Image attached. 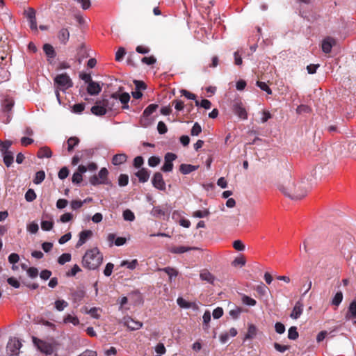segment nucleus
<instances>
[{"instance_id":"393cba45","label":"nucleus","mask_w":356,"mask_h":356,"mask_svg":"<svg viewBox=\"0 0 356 356\" xmlns=\"http://www.w3.org/2000/svg\"><path fill=\"white\" fill-rule=\"evenodd\" d=\"M127 156L125 154H117L113 156L112 159V163L115 165H118L126 162Z\"/></svg>"},{"instance_id":"4468645a","label":"nucleus","mask_w":356,"mask_h":356,"mask_svg":"<svg viewBox=\"0 0 356 356\" xmlns=\"http://www.w3.org/2000/svg\"><path fill=\"white\" fill-rule=\"evenodd\" d=\"M124 325L131 330H139L142 326L143 323L140 321H137L131 318V317H124Z\"/></svg>"},{"instance_id":"79ce46f5","label":"nucleus","mask_w":356,"mask_h":356,"mask_svg":"<svg viewBox=\"0 0 356 356\" xmlns=\"http://www.w3.org/2000/svg\"><path fill=\"white\" fill-rule=\"evenodd\" d=\"M210 214V212L208 209H205L204 210H197L193 212V216L195 218H204L207 217Z\"/></svg>"},{"instance_id":"de8ad7c7","label":"nucleus","mask_w":356,"mask_h":356,"mask_svg":"<svg viewBox=\"0 0 356 356\" xmlns=\"http://www.w3.org/2000/svg\"><path fill=\"white\" fill-rule=\"evenodd\" d=\"M54 227L53 220H42L41 222V228L44 231H50Z\"/></svg>"},{"instance_id":"3c124183","label":"nucleus","mask_w":356,"mask_h":356,"mask_svg":"<svg viewBox=\"0 0 356 356\" xmlns=\"http://www.w3.org/2000/svg\"><path fill=\"white\" fill-rule=\"evenodd\" d=\"M256 84L261 90L266 92L268 95L272 94V90L265 82L258 81Z\"/></svg>"},{"instance_id":"f3484780","label":"nucleus","mask_w":356,"mask_h":356,"mask_svg":"<svg viewBox=\"0 0 356 356\" xmlns=\"http://www.w3.org/2000/svg\"><path fill=\"white\" fill-rule=\"evenodd\" d=\"M303 311V304L300 301L296 302V305L290 314V317L293 319H298L302 314Z\"/></svg>"},{"instance_id":"72a5a7b5","label":"nucleus","mask_w":356,"mask_h":356,"mask_svg":"<svg viewBox=\"0 0 356 356\" xmlns=\"http://www.w3.org/2000/svg\"><path fill=\"white\" fill-rule=\"evenodd\" d=\"M45 178V172L44 170H40L37 172L35 175V177L33 179V183L35 184H41Z\"/></svg>"},{"instance_id":"bb28decb","label":"nucleus","mask_w":356,"mask_h":356,"mask_svg":"<svg viewBox=\"0 0 356 356\" xmlns=\"http://www.w3.org/2000/svg\"><path fill=\"white\" fill-rule=\"evenodd\" d=\"M43 51L49 58H54L56 57V54L55 49L50 44H44L43 45Z\"/></svg>"},{"instance_id":"5fc2aeb1","label":"nucleus","mask_w":356,"mask_h":356,"mask_svg":"<svg viewBox=\"0 0 356 356\" xmlns=\"http://www.w3.org/2000/svg\"><path fill=\"white\" fill-rule=\"evenodd\" d=\"M202 131L201 126L198 122H195L191 131V134L192 136H198Z\"/></svg>"},{"instance_id":"c9c22d12","label":"nucleus","mask_w":356,"mask_h":356,"mask_svg":"<svg viewBox=\"0 0 356 356\" xmlns=\"http://www.w3.org/2000/svg\"><path fill=\"white\" fill-rule=\"evenodd\" d=\"M298 337L299 334L297 331V327L296 326L291 327L288 331V338L291 340H296Z\"/></svg>"},{"instance_id":"a211bd4d","label":"nucleus","mask_w":356,"mask_h":356,"mask_svg":"<svg viewBox=\"0 0 356 356\" xmlns=\"http://www.w3.org/2000/svg\"><path fill=\"white\" fill-rule=\"evenodd\" d=\"M101 90L102 87L97 82L92 81L88 84L87 92L90 95H97L101 92Z\"/></svg>"},{"instance_id":"864d4df0","label":"nucleus","mask_w":356,"mask_h":356,"mask_svg":"<svg viewBox=\"0 0 356 356\" xmlns=\"http://www.w3.org/2000/svg\"><path fill=\"white\" fill-rule=\"evenodd\" d=\"M242 312V309L238 307H236L234 309H231L229 312L230 316L236 319L238 318L239 315Z\"/></svg>"},{"instance_id":"69168bd1","label":"nucleus","mask_w":356,"mask_h":356,"mask_svg":"<svg viewBox=\"0 0 356 356\" xmlns=\"http://www.w3.org/2000/svg\"><path fill=\"white\" fill-rule=\"evenodd\" d=\"M27 274L31 278H35L38 275V270L35 267H30L27 269Z\"/></svg>"},{"instance_id":"20e7f679","label":"nucleus","mask_w":356,"mask_h":356,"mask_svg":"<svg viewBox=\"0 0 356 356\" xmlns=\"http://www.w3.org/2000/svg\"><path fill=\"white\" fill-rule=\"evenodd\" d=\"M56 88L65 92L73 86V82L70 77L66 74H58L54 79Z\"/></svg>"},{"instance_id":"6ab92c4d","label":"nucleus","mask_w":356,"mask_h":356,"mask_svg":"<svg viewBox=\"0 0 356 356\" xmlns=\"http://www.w3.org/2000/svg\"><path fill=\"white\" fill-rule=\"evenodd\" d=\"M192 250H197V248L186 246H173L169 249V251L171 253L174 254H182Z\"/></svg>"},{"instance_id":"9d476101","label":"nucleus","mask_w":356,"mask_h":356,"mask_svg":"<svg viewBox=\"0 0 356 356\" xmlns=\"http://www.w3.org/2000/svg\"><path fill=\"white\" fill-rule=\"evenodd\" d=\"M152 183L156 188L164 191L165 190V183L161 172H155L152 180Z\"/></svg>"},{"instance_id":"774afa93","label":"nucleus","mask_w":356,"mask_h":356,"mask_svg":"<svg viewBox=\"0 0 356 356\" xmlns=\"http://www.w3.org/2000/svg\"><path fill=\"white\" fill-rule=\"evenodd\" d=\"M268 287L265 286L263 283H261L256 287L257 292L261 296H264L266 293Z\"/></svg>"},{"instance_id":"a19ab883","label":"nucleus","mask_w":356,"mask_h":356,"mask_svg":"<svg viewBox=\"0 0 356 356\" xmlns=\"http://www.w3.org/2000/svg\"><path fill=\"white\" fill-rule=\"evenodd\" d=\"M196 106H201L205 109H209L211 107V102L208 99H202L201 102L198 100H195V102Z\"/></svg>"},{"instance_id":"aec40b11","label":"nucleus","mask_w":356,"mask_h":356,"mask_svg":"<svg viewBox=\"0 0 356 356\" xmlns=\"http://www.w3.org/2000/svg\"><path fill=\"white\" fill-rule=\"evenodd\" d=\"M136 176L138 178L140 182L145 183L149 178V172L147 169L142 168L136 173Z\"/></svg>"},{"instance_id":"f704fd0d","label":"nucleus","mask_w":356,"mask_h":356,"mask_svg":"<svg viewBox=\"0 0 356 356\" xmlns=\"http://www.w3.org/2000/svg\"><path fill=\"white\" fill-rule=\"evenodd\" d=\"M159 107L158 104H149L143 111V117H148L152 114Z\"/></svg>"},{"instance_id":"e2e57ef3","label":"nucleus","mask_w":356,"mask_h":356,"mask_svg":"<svg viewBox=\"0 0 356 356\" xmlns=\"http://www.w3.org/2000/svg\"><path fill=\"white\" fill-rule=\"evenodd\" d=\"M81 270L80 267L77 264H75L73 266V267L70 271L67 272L66 275L68 277L75 276L76 273L80 272Z\"/></svg>"},{"instance_id":"a878e982","label":"nucleus","mask_w":356,"mask_h":356,"mask_svg":"<svg viewBox=\"0 0 356 356\" xmlns=\"http://www.w3.org/2000/svg\"><path fill=\"white\" fill-rule=\"evenodd\" d=\"M118 99L122 104V109L129 108L128 103L130 100V95L128 92H123L120 95L118 93Z\"/></svg>"},{"instance_id":"0eeeda50","label":"nucleus","mask_w":356,"mask_h":356,"mask_svg":"<svg viewBox=\"0 0 356 356\" xmlns=\"http://www.w3.org/2000/svg\"><path fill=\"white\" fill-rule=\"evenodd\" d=\"M102 102L107 108V111L118 110L119 108L118 93H113L109 99H103Z\"/></svg>"},{"instance_id":"f257e3e1","label":"nucleus","mask_w":356,"mask_h":356,"mask_svg":"<svg viewBox=\"0 0 356 356\" xmlns=\"http://www.w3.org/2000/svg\"><path fill=\"white\" fill-rule=\"evenodd\" d=\"M282 191L285 195L292 200H300L304 197L307 193L306 183L304 181H294L291 183H289Z\"/></svg>"},{"instance_id":"7c9ffc66","label":"nucleus","mask_w":356,"mask_h":356,"mask_svg":"<svg viewBox=\"0 0 356 356\" xmlns=\"http://www.w3.org/2000/svg\"><path fill=\"white\" fill-rule=\"evenodd\" d=\"M108 171L106 168H102L99 173L97 177L100 179L101 182L103 183V184H110L111 182L108 181Z\"/></svg>"},{"instance_id":"6e6552de","label":"nucleus","mask_w":356,"mask_h":356,"mask_svg":"<svg viewBox=\"0 0 356 356\" xmlns=\"http://www.w3.org/2000/svg\"><path fill=\"white\" fill-rule=\"evenodd\" d=\"M232 110L234 113L241 119H248V113L241 101L235 100L232 104Z\"/></svg>"},{"instance_id":"6e6d98bb","label":"nucleus","mask_w":356,"mask_h":356,"mask_svg":"<svg viewBox=\"0 0 356 356\" xmlns=\"http://www.w3.org/2000/svg\"><path fill=\"white\" fill-rule=\"evenodd\" d=\"M126 54V51L124 47H120L115 54V60L120 61Z\"/></svg>"},{"instance_id":"09e8293b","label":"nucleus","mask_w":356,"mask_h":356,"mask_svg":"<svg viewBox=\"0 0 356 356\" xmlns=\"http://www.w3.org/2000/svg\"><path fill=\"white\" fill-rule=\"evenodd\" d=\"M242 302L243 304L249 305V306H254L257 304V302L254 299H253L246 295H243L242 296Z\"/></svg>"},{"instance_id":"4be33fe9","label":"nucleus","mask_w":356,"mask_h":356,"mask_svg":"<svg viewBox=\"0 0 356 356\" xmlns=\"http://www.w3.org/2000/svg\"><path fill=\"white\" fill-rule=\"evenodd\" d=\"M346 317L348 319H356V300H353L350 303Z\"/></svg>"},{"instance_id":"412c9836","label":"nucleus","mask_w":356,"mask_h":356,"mask_svg":"<svg viewBox=\"0 0 356 356\" xmlns=\"http://www.w3.org/2000/svg\"><path fill=\"white\" fill-rule=\"evenodd\" d=\"M52 156V152L49 147L44 146L39 149L37 156L40 159L50 158Z\"/></svg>"},{"instance_id":"bf43d9fd","label":"nucleus","mask_w":356,"mask_h":356,"mask_svg":"<svg viewBox=\"0 0 356 356\" xmlns=\"http://www.w3.org/2000/svg\"><path fill=\"white\" fill-rule=\"evenodd\" d=\"M245 264V259L243 257H236L233 261H232V266H240L241 267L243 266Z\"/></svg>"},{"instance_id":"c85d7f7f","label":"nucleus","mask_w":356,"mask_h":356,"mask_svg":"<svg viewBox=\"0 0 356 356\" xmlns=\"http://www.w3.org/2000/svg\"><path fill=\"white\" fill-rule=\"evenodd\" d=\"M177 305L181 308L188 309V308H191V307L195 308L197 307V305L195 302H188L181 297H179L177 298Z\"/></svg>"},{"instance_id":"dca6fc26","label":"nucleus","mask_w":356,"mask_h":356,"mask_svg":"<svg viewBox=\"0 0 356 356\" xmlns=\"http://www.w3.org/2000/svg\"><path fill=\"white\" fill-rule=\"evenodd\" d=\"M58 39L63 44H66L70 38V31L68 28H62L58 33Z\"/></svg>"},{"instance_id":"e433bc0d","label":"nucleus","mask_w":356,"mask_h":356,"mask_svg":"<svg viewBox=\"0 0 356 356\" xmlns=\"http://www.w3.org/2000/svg\"><path fill=\"white\" fill-rule=\"evenodd\" d=\"M343 300V293L338 291L332 300V305L338 307Z\"/></svg>"},{"instance_id":"ddd939ff","label":"nucleus","mask_w":356,"mask_h":356,"mask_svg":"<svg viewBox=\"0 0 356 356\" xmlns=\"http://www.w3.org/2000/svg\"><path fill=\"white\" fill-rule=\"evenodd\" d=\"M335 44V39L331 37H327L323 40L322 51L325 54H328L331 51L332 47Z\"/></svg>"},{"instance_id":"13d9d810","label":"nucleus","mask_w":356,"mask_h":356,"mask_svg":"<svg viewBox=\"0 0 356 356\" xmlns=\"http://www.w3.org/2000/svg\"><path fill=\"white\" fill-rule=\"evenodd\" d=\"M160 161L161 160L159 157L152 156L148 159V165L150 167H155L159 164Z\"/></svg>"},{"instance_id":"ea45409f","label":"nucleus","mask_w":356,"mask_h":356,"mask_svg":"<svg viewBox=\"0 0 356 356\" xmlns=\"http://www.w3.org/2000/svg\"><path fill=\"white\" fill-rule=\"evenodd\" d=\"M138 265L137 259H133L131 261H122L120 266H127L129 269L134 270L136 268Z\"/></svg>"},{"instance_id":"603ef678","label":"nucleus","mask_w":356,"mask_h":356,"mask_svg":"<svg viewBox=\"0 0 356 356\" xmlns=\"http://www.w3.org/2000/svg\"><path fill=\"white\" fill-rule=\"evenodd\" d=\"M36 198V194L33 189H29L25 194V199L27 202H33Z\"/></svg>"},{"instance_id":"39448f33","label":"nucleus","mask_w":356,"mask_h":356,"mask_svg":"<svg viewBox=\"0 0 356 356\" xmlns=\"http://www.w3.org/2000/svg\"><path fill=\"white\" fill-rule=\"evenodd\" d=\"M32 340L34 345L40 352L46 355H51L54 353L55 348L53 344L39 339L35 337H33Z\"/></svg>"},{"instance_id":"f8f14e48","label":"nucleus","mask_w":356,"mask_h":356,"mask_svg":"<svg viewBox=\"0 0 356 356\" xmlns=\"http://www.w3.org/2000/svg\"><path fill=\"white\" fill-rule=\"evenodd\" d=\"M90 111L92 114L97 116H102L107 113V108L104 106L102 100L97 101Z\"/></svg>"},{"instance_id":"680f3d73","label":"nucleus","mask_w":356,"mask_h":356,"mask_svg":"<svg viewBox=\"0 0 356 356\" xmlns=\"http://www.w3.org/2000/svg\"><path fill=\"white\" fill-rule=\"evenodd\" d=\"M69 170L67 167H63L58 172V176L59 179H64L67 177Z\"/></svg>"},{"instance_id":"2eb2a0df","label":"nucleus","mask_w":356,"mask_h":356,"mask_svg":"<svg viewBox=\"0 0 356 356\" xmlns=\"http://www.w3.org/2000/svg\"><path fill=\"white\" fill-rule=\"evenodd\" d=\"M92 236V232L91 230H83L79 233V238L76 244V248H79L83 245L88 239Z\"/></svg>"},{"instance_id":"0e129e2a","label":"nucleus","mask_w":356,"mask_h":356,"mask_svg":"<svg viewBox=\"0 0 356 356\" xmlns=\"http://www.w3.org/2000/svg\"><path fill=\"white\" fill-rule=\"evenodd\" d=\"M83 180L82 175L80 172H74L72 175V181L74 184H80Z\"/></svg>"},{"instance_id":"f03ea898","label":"nucleus","mask_w":356,"mask_h":356,"mask_svg":"<svg viewBox=\"0 0 356 356\" xmlns=\"http://www.w3.org/2000/svg\"><path fill=\"white\" fill-rule=\"evenodd\" d=\"M103 255L97 248L88 250L82 259L83 266L89 270L97 269L102 263Z\"/></svg>"},{"instance_id":"37998d69","label":"nucleus","mask_w":356,"mask_h":356,"mask_svg":"<svg viewBox=\"0 0 356 356\" xmlns=\"http://www.w3.org/2000/svg\"><path fill=\"white\" fill-rule=\"evenodd\" d=\"M71 254L70 253H63L58 259V262L60 265H63L71 260Z\"/></svg>"},{"instance_id":"4c0bfd02","label":"nucleus","mask_w":356,"mask_h":356,"mask_svg":"<svg viewBox=\"0 0 356 356\" xmlns=\"http://www.w3.org/2000/svg\"><path fill=\"white\" fill-rule=\"evenodd\" d=\"M203 318V328L207 330L209 329V323L211 321V313L209 311H206L202 316Z\"/></svg>"},{"instance_id":"2f4dec72","label":"nucleus","mask_w":356,"mask_h":356,"mask_svg":"<svg viewBox=\"0 0 356 356\" xmlns=\"http://www.w3.org/2000/svg\"><path fill=\"white\" fill-rule=\"evenodd\" d=\"M79 142H80V140H79V138H77L76 136L70 137L67 141V151L69 152H72L73 151L74 147H76V145H79Z\"/></svg>"},{"instance_id":"423d86ee","label":"nucleus","mask_w":356,"mask_h":356,"mask_svg":"<svg viewBox=\"0 0 356 356\" xmlns=\"http://www.w3.org/2000/svg\"><path fill=\"white\" fill-rule=\"evenodd\" d=\"M22 347L21 341L17 338L10 339L6 346V350L10 356H18L19 350Z\"/></svg>"},{"instance_id":"c03bdc74","label":"nucleus","mask_w":356,"mask_h":356,"mask_svg":"<svg viewBox=\"0 0 356 356\" xmlns=\"http://www.w3.org/2000/svg\"><path fill=\"white\" fill-rule=\"evenodd\" d=\"M12 145V142L10 140H5L3 142H0V152L1 153L9 152V148Z\"/></svg>"},{"instance_id":"7ed1b4c3","label":"nucleus","mask_w":356,"mask_h":356,"mask_svg":"<svg viewBox=\"0 0 356 356\" xmlns=\"http://www.w3.org/2000/svg\"><path fill=\"white\" fill-rule=\"evenodd\" d=\"M335 245L338 246L341 252L346 254V251H350L353 247V236L348 233H343L342 235H337L333 237Z\"/></svg>"},{"instance_id":"49530a36","label":"nucleus","mask_w":356,"mask_h":356,"mask_svg":"<svg viewBox=\"0 0 356 356\" xmlns=\"http://www.w3.org/2000/svg\"><path fill=\"white\" fill-rule=\"evenodd\" d=\"M122 216L124 220L134 221L135 219L134 213L129 209L124 211Z\"/></svg>"},{"instance_id":"4d7b16f0","label":"nucleus","mask_w":356,"mask_h":356,"mask_svg":"<svg viewBox=\"0 0 356 356\" xmlns=\"http://www.w3.org/2000/svg\"><path fill=\"white\" fill-rule=\"evenodd\" d=\"M157 130L160 134H164L168 131V128L163 121H159L157 124Z\"/></svg>"},{"instance_id":"473e14b6","label":"nucleus","mask_w":356,"mask_h":356,"mask_svg":"<svg viewBox=\"0 0 356 356\" xmlns=\"http://www.w3.org/2000/svg\"><path fill=\"white\" fill-rule=\"evenodd\" d=\"M200 276L202 280L207 281L209 283L213 284V282L214 281V277L213 276V275L209 271H208L207 270H202L200 273Z\"/></svg>"},{"instance_id":"c756f323","label":"nucleus","mask_w":356,"mask_h":356,"mask_svg":"<svg viewBox=\"0 0 356 356\" xmlns=\"http://www.w3.org/2000/svg\"><path fill=\"white\" fill-rule=\"evenodd\" d=\"M159 270L165 272L169 276L170 282L172 281V277H177L179 274V272L177 269L170 266L163 268H159Z\"/></svg>"},{"instance_id":"a18cd8bd","label":"nucleus","mask_w":356,"mask_h":356,"mask_svg":"<svg viewBox=\"0 0 356 356\" xmlns=\"http://www.w3.org/2000/svg\"><path fill=\"white\" fill-rule=\"evenodd\" d=\"M67 306L68 303L64 300H58L55 302V308L58 311H63Z\"/></svg>"},{"instance_id":"58836bf2","label":"nucleus","mask_w":356,"mask_h":356,"mask_svg":"<svg viewBox=\"0 0 356 356\" xmlns=\"http://www.w3.org/2000/svg\"><path fill=\"white\" fill-rule=\"evenodd\" d=\"M64 323H72L74 325H77L79 324V320L76 316H72L70 314H67L64 318Z\"/></svg>"},{"instance_id":"338daca9","label":"nucleus","mask_w":356,"mask_h":356,"mask_svg":"<svg viewBox=\"0 0 356 356\" xmlns=\"http://www.w3.org/2000/svg\"><path fill=\"white\" fill-rule=\"evenodd\" d=\"M85 104L83 103L81 104H75L72 107V111L74 113H80L84 111Z\"/></svg>"},{"instance_id":"052dcab7","label":"nucleus","mask_w":356,"mask_h":356,"mask_svg":"<svg viewBox=\"0 0 356 356\" xmlns=\"http://www.w3.org/2000/svg\"><path fill=\"white\" fill-rule=\"evenodd\" d=\"M273 346L275 349L280 353H284L286 350L290 348L289 346L281 345L278 343H274Z\"/></svg>"},{"instance_id":"cd10ccee","label":"nucleus","mask_w":356,"mask_h":356,"mask_svg":"<svg viewBox=\"0 0 356 356\" xmlns=\"http://www.w3.org/2000/svg\"><path fill=\"white\" fill-rule=\"evenodd\" d=\"M257 333V328L253 324H250L248 328V332L246 333L244 341L247 339H252L255 337Z\"/></svg>"},{"instance_id":"9b49d317","label":"nucleus","mask_w":356,"mask_h":356,"mask_svg":"<svg viewBox=\"0 0 356 356\" xmlns=\"http://www.w3.org/2000/svg\"><path fill=\"white\" fill-rule=\"evenodd\" d=\"M15 104L14 100L10 97H6L3 102H2V111L4 113H7V123H8L11 120V116L10 115V112L12 111Z\"/></svg>"},{"instance_id":"8fccbe9b","label":"nucleus","mask_w":356,"mask_h":356,"mask_svg":"<svg viewBox=\"0 0 356 356\" xmlns=\"http://www.w3.org/2000/svg\"><path fill=\"white\" fill-rule=\"evenodd\" d=\"M129 183V177L127 175L121 174L118 177V184L120 186H125Z\"/></svg>"},{"instance_id":"1a4fd4ad","label":"nucleus","mask_w":356,"mask_h":356,"mask_svg":"<svg viewBox=\"0 0 356 356\" xmlns=\"http://www.w3.org/2000/svg\"><path fill=\"white\" fill-rule=\"evenodd\" d=\"M177 159V155L172 152H168L164 157V164L161 168V170L165 172H171L173 169V161Z\"/></svg>"},{"instance_id":"5701e85b","label":"nucleus","mask_w":356,"mask_h":356,"mask_svg":"<svg viewBox=\"0 0 356 356\" xmlns=\"http://www.w3.org/2000/svg\"><path fill=\"white\" fill-rule=\"evenodd\" d=\"M198 168V166L193 165L191 164H181L179 166V171L183 175H188Z\"/></svg>"},{"instance_id":"b1692460","label":"nucleus","mask_w":356,"mask_h":356,"mask_svg":"<svg viewBox=\"0 0 356 356\" xmlns=\"http://www.w3.org/2000/svg\"><path fill=\"white\" fill-rule=\"evenodd\" d=\"M3 163L6 167H10L14 161V155L11 151L2 153Z\"/></svg>"}]
</instances>
